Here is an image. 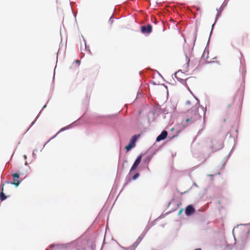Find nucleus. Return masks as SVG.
I'll list each match as a JSON object with an SVG mask.
<instances>
[{
  "instance_id": "obj_1",
  "label": "nucleus",
  "mask_w": 250,
  "mask_h": 250,
  "mask_svg": "<svg viewBox=\"0 0 250 250\" xmlns=\"http://www.w3.org/2000/svg\"><path fill=\"white\" fill-rule=\"evenodd\" d=\"M186 104L188 105L190 108L183 113V116H188L192 117L196 116V118L201 119V116L198 112L200 104L197 99L192 98L189 100H187Z\"/></svg>"
},
{
  "instance_id": "obj_2",
  "label": "nucleus",
  "mask_w": 250,
  "mask_h": 250,
  "mask_svg": "<svg viewBox=\"0 0 250 250\" xmlns=\"http://www.w3.org/2000/svg\"><path fill=\"white\" fill-rule=\"evenodd\" d=\"M92 122L94 124H100L101 125H107L109 122V116L93 115H92Z\"/></svg>"
},
{
  "instance_id": "obj_3",
  "label": "nucleus",
  "mask_w": 250,
  "mask_h": 250,
  "mask_svg": "<svg viewBox=\"0 0 250 250\" xmlns=\"http://www.w3.org/2000/svg\"><path fill=\"white\" fill-rule=\"evenodd\" d=\"M208 146L209 147L212 152L216 151L220 149L222 146L220 142L216 139L213 138L207 142Z\"/></svg>"
},
{
  "instance_id": "obj_4",
  "label": "nucleus",
  "mask_w": 250,
  "mask_h": 250,
  "mask_svg": "<svg viewBox=\"0 0 250 250\" xmlns=\"http://www.w3.org/2000/svg\"><path fill=\"white\" fill-rule=\"evenodd\" d=\"M195 117H192L190 116H183V120L182 121V125L184 127H187L193 124H194L197 121L200 120V119L196 118Z\"/></svg>"
},
{
  "instance_id": "obj_5",
  "label": "nucleus",
  "mask_w": 250,
  "mask_h": 250,
  "mask_svg": "<svg viewBox=\"0 0 250 250\" xmlns=\"http://www.w3.org/2000/svg\"><path fill=\"white\" fill-rule=\"evenodd\" d=\"M72 243L73 242L66 244H52L49 247L51 249H54V250H67L68 246Z\"/></svg>"
},
{
  "instance_id": "obj_6",
  "label": "nucleus",
  "mask_w": 250,
  "mask_h": 250,
  "mask_svg": "<svg viewBox=\"0 0 250 250\" xmlns=\"http://www.w3.org/2000/svg\"><path fill=\"white\" fill-rule=\"evenodd\" d=\"M185 73L182 72L181 71H178L175 73V77L177 79V80L183 83H185L186 85L188 88L187 82L189 81L190 79L189 78L185 79Z\"/></svg>"
},
{
  "instance_id": "obj_7",
  "label": "nucleus",
  "mask_w": 250,
  "mask_h": 250,
  "mask_svg": "<svg viewBox=\"0 0 250 250\" xmlns=\"http://www.w3.org/2000/svg\"><path fill=\"white\" fill-rule=\"evenodd\" d=\"M24 173H22L20 171L13 173L12 176L13 177V182L15 183H18V186L21 183L22 180H20V175H23Z\"/></svg>"
},
{
  "instance_id": "obj_8",
  "label": "nucleus",
  "mask_w": 250,
  "mask_h": 250,
  "mask_svg": "<svg viewBox=\"0 0 250 250\" xmlns=\"http://www.w3.org/2000/svg\"><path fill=\"white\" fill-rule=\"evenodd\" d=\"M195 210L192 205H188L186 208L185 213L187 216H189L194 213Z\"/></svg>"
},
{
  "instance_id": "obj_9",
  "label": "nucleus",
  "mask_w": 250,
  "mask_h": 250,
  "mask_svg": "<svg viewBox=\"0 0 250 250\" xmlns=\"http://www.w3.org/2000/svg\"><path fill=\"white\" fill-rule=\"evenodd\" d=\"M167 136V132L166 130H164L156 138L157 142H160L165 139Z\"/></svg>"
},
{
  "instance_id": "obj_10",
  "label": "nucleus",
  "mask_w": 250,
  "mask_h": 250,
  "mask_svg": "<svg viewBox=\"0 0 250 250\" xmlns=\"http://www.w3.org/2000/svg\"><path fill=\"white\" fill-rule=\"evenodd\" d=\"M141 31L143 33H150L152 30V27L150 24H148L146 26H141Z\"/></svg>"
},
{
  "instance_id": "obj_11",
  "label": "nucleus",
  "mask_w": 250,
  "mask_h": 250,
  "mask_svg": "<svg viewBox=\"0 0 250 250\" xmlns=\"http://www.w3.org/2000/svg\"><path fill=\"white\" fill-rule=\"evenodd\" d=\"M48 101L49 100L47 101V103L43 106V107H42V109H41V110L40 111L39 114L37 115V116L36 117L35 119L32 122L30 126L29 127V128L27 129V130H26V132L31 127V126L32 125H33L35 123H36V120H37V119L39 118V115H40V113L41 112V111H42V109H44L45 108H46V104L48 102Z\"/></svg>"
},
{
  "instance_id": "obj_12",
  "label": "nucleus",
  "mask_w": 250,
  "mask_h": 250,
  "mask_svg": "<svg viewBox=\"0 0 250 250\" xmlns=\"http://www.w3.org/2000/svg\"><path fill=\"white\" fill-rule=\"evenodd\" d=\"M70 129V126H68V125L65 126V127H62V128L60 129V130L52 138V139H53L55 137H56V136L59 134L60 133V132H62L63 131H65L67 129Z\"/></svg>"
},
{
  "instance_id": "obj_13",
  "label": "nucleus",
  "mask_w": 250,
  "mask_h": 250,
  "mask_svg": "<svg viewBox=\"0 0 250 250\" xmlns=\"http://www.w3.org/2000/svg\"><path fill=\"white\" fill-rule=\"evenodd\" d=\"M8 196H6L4 192L3 193H0V201L2 202L4 200H5L7 198Z\"/></svg>"
},
{
  "instance_id": "obj_14",
  "label": "nucleus",
  "mask_w": 250,
  "mask_h": 250,
  "mask_svg": "<svg viewBox=\"0 0 250 250\" xmlns=\"http://www.w3.org/2000/svg\"><path fill=\"white\" fill-rule=\"evenodd\" d=\"M141 160H142V155H139L137 158V159H136V161H135L134 163L136 164V165H137L138 166H139V164H140Z\"/></svg>"
},
{
  "instance_id": "obj_15",
  "label": "nucleus",
  "mask_w": 250,
  "mask_h": 250,
  "mask_svg": "<svg viewBox=\"0 0 250 250\" xmlns=\"http://www.w3.org/2000/svg\"><path fill=\"white\" fill-rule=\"evenodd\" d=\"M134 146V144L130 143L128 145L125 146V149L127 151L130 150Z\"/></svg>"
},
{
  "instance_id": "obj_16",
  "label": "nucleus",
  "mask_w": 250,
  "mask_h": 250,
  "mask_svg": "<svg viewBox=\"0 0 250 250\" xmlns=\"http://www.w3.org/2000/svg\"><path fill=\"white\" fill-rule=\"evenodd\" d=\"M3 184H11V185H14L16 188L18 187V183H15L12 181H6Z\"/></svg>"
},
{
  "instance_id": "obj_17",
  "label": "nucleus",
  "mask_w": 250,
  "mask_h": 250,
  "mask_svg": "<svg viewBox=\"0 0 250 250\" xmlns=\"http://www.w3.org/2000/svg\"><path fill=\"white\" fill-rule=\"evenodd\" d=\"M90 95H91V92H90L89 93L87 92L86 94V97H85V100L87 104L89 102V99L90 98Z\"/></svg>"
},
{
  "instance_id": "obj_18",
  "label": "nucleus",
  "mask_w": 250,
  "mask_h": 250,
  "mask_svg": "<svg viewBox=\"0 0 250 250\" xmlns=\"http://www.w3.org/2000/svg\"><path fill=\"white\" fill-rule=\"evenodd\" d=\"M109 217V213L107 215V222H106V230H105V234L107 233L108 231H109V228H108V219Z\"/></svg>"
},
{
  "instance_id": "obj_19",
  "label": "nucleus",
  "mask_w": 250,
  "mask_h": 250,
  "mask_svg": "<svg viewBox=\"0 0 250 250\" xmlns=\"http://www.w3.org/2000/svg\"><path fill=\"white\" fill-rule=\"evenodd\" d=\"M77 121L73 122L71 124L68 125V126H70V128H72L73 127H75V126H76L77 125Z\"/></svg>"
},
{
  "instance_id": "obj_20",
  "label": "nucleus",
  "mask_w": 250,
  "mask_h": 250,
  "mask_svg": "<svg viewBox=\"0 0 250 250\" xmlns=\"http://www.w3.org/2000/svg\"><path fill=\"white\" fill-rule=\"evenodd\" d=\"M183 8L184 9V10L185 11V14H190V12H191V11L190 9H189L187 7H186L185 6H184Z\"/></svg>"
},
{
  "instance_id": "obj_21",
  "label": "nucleus",
  "mask_w": 250,
  "mask_h": 250,
  "mask_svg": "<svg viewBox=\"0 0 250 250\" xmlns=\"http://www.w3.org/2000/svg\"><path fill=\"white\" fill-rule=\"evenodd\" d=\"M223 10V9H222V8H221V7H220V8L219 9L216 8V10L217 11V13L216 16H220V15L221 14V12Z\"/></svg>"
},
{
  "instance_id": "obj_22",
  "label": "nucleus",
  "mask_w": 250,
  "mask_h": 250,
  "mask_svg": "<svg viewBox=\"0 0 250 250\" xmlns=\"http://www.w3.org/2000/svg\"><path fill=\"white\" fill-rule=\"evenodd\" d=\"M138 165H136V164L134 163L133 166H132V167H131V169H130V172L135 170L137 167H138Z\"/></svg>"
},
{
  "instance_id": "obj_23",
  "label": "nucleus",
  "mask_w": 250,
  "mask_h": 250,
  "mask_svg": "<svg viewBox=\"0 0 250 250\" xmlns=\"http://www.w3.org/2000/svg\"><path fill=\"white\" fill-rule=\"evenodd\" d=\"M4 184H1L0 185V193H3Z\"/></svg>"
},
{
  "instance_id": "obj_24",
  "label": "nucleus",
  "mask_w": 250,
  "mask_h": 250,
  "mask_svg": "<svg viewBox=\"0 0 250 250\" xmlns=\"http://www.w3.org/2000/svg\"><path fill=\"white\" fill-rule=\"evenodd\" d=\"M139 176V173H137L135 175H133L132 179L134 180H136Z\"/></svg>"
},
{
  "instance_id": "obj_25",
  "label": "nucleus",
  "mask_w": 250,
  "mask_h": 250,
  "mask_svg": "<svg viewBox=\"0 0 250 250\" xmlns=\"http://www.w3.org/2000/svg\"><path fill=\"white\" fill-rule=\"evenodd\" d=\"M136 136H133L131 139L130 143H132L133 144L134 142L136 141Z\"/></svg>"
},
{
  "instance_id": "obj_26",
  "label": "nucleus",
  "mask_w": 250,
  "mask_h": 250,
  "mask_svg": "<svg viewBox=\"0 0 250 250\" xmlns=\"http://www.w3.org/2000/svg\"><path fill=\"white\" fill-rule=\"evenodd\" d=\"M90 247L91 250H93L94 248H95V244L94 243H91Z\"/></svg>"
},
{
  "instance_id": "obj_27",
  "label": "nucleus",
  "mask_w": 250,
  "mask_h": 250,
  "mask_svg": "<svg viewBox=\"0 0 250 250\" xmlns=\"http://www.w3.org/2000/svg\"><path fill=\"white\" fill-rule=\"evenodd\" d=\"M227 5V3L225 1H224L223 4H222V5L221 6V8H222V9H224V8L225 7H226Z\"/></svg>"
},
{
  "instance_id": "obj_28",
  "label": "nucleus",
  "mask_w": 250,
  "mask_h": 250,
  "mask_svg": "<svg viewBox=\"0 0 250 250\" xmlns=\"http://www.w3.org/2000/svg\"><path fill=\"white\" fill-rule=\"evenodd\" d=\"M82 38L83 39V41H84V44H85V50H86V49H87V45H86V41H85V39H84V37H83V35H82Z\"/></svg>"
},
{
  "instance_id": "obj_29",
  "label": "nucleus",
  "mask_w": 250,
  "mask_h": 250,
  "mask_svg": "<svg viewBox=\"0 0 250 250\" xmlns=\"http://www.w3.org/2000/svg\"><path fill=\"white\" fill-rule=\"evenodd\" d=\"M75 62L76 63H78V65H80L81 62H80V61H79L78 60H76Z\"/></svg>"
},
{
  "instance_id": "obj_30",
  "label": "nucleus",
  "mask_w": 250,
  "mask_h": 250,
  "mask_svg": "<svg viewBox=\"0 0 250 250\" xmlns=\"http://www.w3.org/2000/svg\"><path fill=\"white\" fill-rule=\"evenodd\" d=\"M55 68L54 69V74H53V82H52L53 83L54 82V79H55Z\"/></svg>"
},
{
  "instance_id": "obj_31",
  "label": "nucleus",
  "mask_w": 250,
  "mask_h": 250,
  "mask_svg": "<svg viewBox=\"0 0 250 250\" xmlns=\"http://www.w3.org/2000/svg\"><path fill=\"white\" fill-rule=\"evenodd\" d=\"M37 151V149H35V150H33V153H32V156H33V157H34V156L35 155V152Z\"/></svg>"
},
{
  "instance_id": "obj_32",
  "label": "nucleus",
  "mask_w": 250,
  "mask_h": 250,
  "mask_svg": "<svg viewBox=\"0 0 250 250\" xmlns=\"http://www.w3.org/2000/svg\"><path fill=\"white\" fill-rule=\"evenodd\" d=\"M23 157V158H24V160H26V159H27V156H26V155H24Z\"/></svg>"
},
{
  "instance_id": "obj_33",
  "label": "nucleus",
  "mask_w": 250,
  "mask_h": 250,
  "mask_svg": "<svg viewBox=\"0 0 250 250\" xmlns=\"http://www.w3.org/2000/svg\"><path fill=\"white\" fill-rule=\"evenodd\" d=\"M182 211H183V209H180V210H179V213H178V214H180L182 213Z\"/></svg>"
},
{
  "instance_id": "obj_34",
  "label": "nucleus",
  "mask_w": 250,
  "mask_h": 250,
  "mask_svg": "<svg viewBox=\"0 0 250 250\" xmlns=\"http://www.w3.org/2000/svg\"><path fill=\"white\" fill-rule=\"evenodd\" d=\"M184 14H183V13L179 14V16H184Z\"/></svg>"
},
{
  "instance_id": "obj_35",
  "label": "nucleus",
  "mask_w": 250,
  "mask_h": 250,
  "mask_svg": "<svg viewBox=\"0 0 250 250\" xmlns=\"http://www.w3.org/2000/svg\"><path fill=\"white\" fill-rule=\"evenodd\" d=\"M28 164L27 162H25V163H24V165H25V166H28Z\"/></svg>"
},
{
  "instance_id": "obj_36",
  "label": "nucleus",
  "mask_w": 250,
  "mask_h": 250,
  "mask_svg": "<svg viewBox=\"0 0 250 250\" xmlns=\"http://www.w3.org/2000/svg\"><path fill=\"white\" fill-rule=\"evenodd\" d=\"M115 13H113L110 16H115Z\"/></svg>"
},
{
  "instance_id": "obj_37",
  "label": "nucleus",
  "mask_w": 250,
  "mask_h": 250,
  "mask_svg": "<svg viewBox=\"0 0 250 250\" xmlns=\"http://www.w3.org/2000/svg\"><path fill=\"white\" fill-rule=\"evenodd\" d=\"M107 205V204L106 203L104 206V208H105V207Z\"/></svg>"
},
{
  "instance_id": "obj_38",
  "label": "nucleus",
  "mask_w": 250,
  "mask_h": 250,
  "mask_svg": "<svg viewBox=\"0 0 250 250\" xmlns=\"http://www.w3.org/2000/svg\"><path fill=\"white\" fill-rule=\"evenodd\" d=\"M194 250H201V249H195Z\"/></svg>"
},
{
  "instance_id": "obj_39",
  "label": "nucleus",
  "mask_w": 250,
  "mask_h": 250,
  "mask_svg": "<svg viewBox=\"0 0 250 250\" xmlns=\"http://www.w3.org/2000/svg\"><path fill=\"white\" fill-rule=\"evenodd\" d=\"M76 17H77L76 16L74 17V19H75V21H76Z\"/></svg>"
},
{
  "instance_id": "obj_40",
  "label": "nucleus",
  "mask_w": 250,
  "mask_h": 250,
  "mask_svg": "<svg viewBox=\"0 0 250 250\" xmlns=\"http://www.w3.org/2000/svg\"><path fill=\"white\" fill-rule=\"evenodd\" d=\"M88 51L90 53H91V51H90V49H88Z\"/></svg>"
},
{
  "instance_id": "obj_41",
  "label": "nucleus",
  "mask_w": 250,
  "mask_h": 250,
  "mask_svg": "<svg viewBox=\"0 0 250 250\" xmlns=\"http://www.w3.org/2000/svg\"><path fill=\"white\" fill-rule=\"evenodd\" d=\"M51 139H52V138H51V139H50L48 141H47V142H46V143H48V142H49Z\"/></svg>"
},
{
  "instance_id": "obj_42",
  "label": "nucleus",
  "mask_w": 250,
  "mask_h": 250,
  "mask_svg": "<svg viewBox=\"0 0 250 250\" xmlns=\"http://www.w3.org/2000/svg\"><path fill=\"white\" fill-rule=\"evenodd\" d=\"M51 139H52V138H51V139H50L48 141H47V142H46V143H48V142H49Z\"/></svg>"
},
{
  "instance_id": "obj_43",
  "label": "nucleus",
  "mask_w": 250,
  "mask_h": 250,
  "mask_svg": "<svg viewBox=\"0 0 250 250\" xmlns=\"http://www.w3.org/2000/svg\"><path fill=\"white\" fill-rule=\"evenodd\" d=\"M109 195L108 196L107 200L109 199Z\"/></svg>"
},
{
  "instance_id": "obj_44",
  "label": "nucleus",
  "mask_w": 250,
  "mask_h": 250,
  "mask_svg": "<svg viewBox=\"0 0 250 250\" xmlns=\"http://www.w3.org/2000/svg\"><path fill=\"white\" fill-rule=\"evenodd\" d=\"M113 17L110 16V19L113 18Z\"/></svg>"
},
{
  "instance_id": "obj_45",
  "label": "nucleus",
  "mask_w": 250,
  "mask_h": 250,
  "mask_svg": "<svg viewBox=\"0 0 250 250\" xmlns=\"http://www.w3.org/2000/svg\"><path fill=\"white\" fill-rule=\"evenodd\" d=\"M133 16H136V14H134Z\"/></svg>"
},
{
  "instance_id": "obj_46",
  "label": "nucleus",
  "mask_w": 250,
  "mask_h": 250,
  "mask_svg": "<svg viewBox=\"0 0 250 250\" xmlns=\"http://www.w3.org/2000/svg\"><path fill=\"white\" fill-rule=\"evenodd\" d=\"M45 250H49L48 249H46Z\"/></svg>"
}]
</instances>
